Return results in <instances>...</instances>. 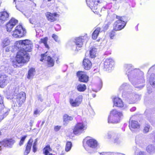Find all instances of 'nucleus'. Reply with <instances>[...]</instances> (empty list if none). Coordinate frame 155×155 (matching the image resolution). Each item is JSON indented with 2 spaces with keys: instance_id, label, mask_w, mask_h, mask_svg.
<instances>
[{
  "instance_id": "nucleus-1",
  "label": "nucleus",
  "mask_w": 155,
  "mask_h": 155,
  "mask_svg": "<svg viewBox=\"0 0 155 155\" xmlns=\"http://www.w3.org/2000/svg\"><path fill=\"white\" fill-rule=\"evenodd\" d=\"M15 44L16 45L12 48L13 49L12 51L18 50L15 61H13V65L16 68L19 66L18 64H24L29 61L30 57L27 52L31 51L33 45L32 41L28 39L19 41H17Z\"/></svg>"
},
{
  "instance_id": "nucleus-2",
  "label": "nucleus",
  "mask_w": 155,
  "mask_h": 155,
  "mask_svg": "<svg viewBox=\"0 0 155 155\" xmlns=\"http://www.w3.org/2000/svg\"><path fill=\"white\" fill-rule=\"evenodd\" d=\"M125 67L126 68V74L127 75L129 81L135 87L140 89L143 88L144 86L143 84L138 85L144 82L143 73L139 70H132L130 64H126Z\"/></svg>"
},
{
  "instance_id": "nucleus-3",
  "label": "nucleus",
  "mask_w": 155,
  "mask_h": 155,
  "mask_svg": "<svg viewBox=\"0 0 155 155\" xmlns=\"http://www.w3.org/2000/svg\"><path fill=\"white\" fill-rule=\"evenodd\" d=\"M87 138L86 145L84 146V148L89 153H93L97 146V142L93 139H88V137Z\"/></svg>"
},
{
  "instance_id": "nucleus-4",
  "label": "nucleus",
  "mask_w": 155,
  "mask_h": 155,
  "mask_svg": "<svg viewBox=\"0 0 155 155\" xmlns=\"http://www.w3.org/2000/svg\"><path fill=\"white\" fill-rule=\"evenodd\" d=\"M122 115V113L118 112L116 110H113L111 111L109 116L108 118V122L111 123H118L120 118Z\"/></svg>"
},
{
  "instance_id": "nucleus-5",
  "label": "nucleus",
  "mask_w": 155,
  "mask_h": 155,
  "mask_svg": "<svg viewBox=\"0 0 155 155\" xmlns=\"http://www.w3.org/2000/svg\"><path fill=\"white\" fill-rule=\"evenodd\" d=\"M87 127V123L84 122L78 123L74 128L73 133L75 134H80L85 130Z\"/></svg>"
},
{
  "instance_id": "nucleus-6",
  "label": "nucleus",
  "mask_w": 155,
  "mask_h": 155,
  "mask_svg": "<svg viewBox=\"0 0 155 155\" xmlns=\"http://www.w3.org/2000/svg\"><path fill=\"white\" fill-rule=\"evenodd\" d=\"M116 18L118 20L115 21L114 24V30L115 31L120 30L124 27L126 23L123 20L122 17L117 16Z\"/></svg>"
},
{
  "instance_id": "nucleus-7",
  "label": "nucleus",
  "mask_w": 155,
  "mask_h": 155,
  "mask_svg": "<svg viewBox=\"0 0 155 155\" xmlns=\"http://www.w3.org/2000/svg\"><path fill=\"white\" fill-rule=\"evenodd\" d=\"M26 31L21 25L17 26L13 31V36L15 38H21L25 35Z\"/></svg>"
},
{
  "instance_id": "nucleus-8",
  "label": "nucleus",
  "mask_w": 155,
  "mask_h": 155,
  "mask_svg": "<svg viewBox=\"0 0 155 155\" xmlns=\"http://www.w3.org/2000/svg\"><path fill=\"white\" fill-rule=\"evenodd\" d=\"M103 0H86L87 5L94 13H97L98 3L102 2Z\"/></svg>"
},
{
  "instance_id": "nucleus-9",
  "label": "nucleus",
  "mask_w": 155,
  "mask_h": 155,
  "mask_svg": "<svg viewBox=\"0 0 155 155\" xmlns=\"http://www.w3.org/2000/svg\"><path fill=\"white\" fill-rule=\"evenodd\" d=\"M26 99V94L25 92H22L17 94L15 98V103L20 107L24 102Z\"/></svg>"
},
{
  "instance_id": "nucleus-10",
  "label": "nucleus",
  "mask_w": 155,
  "mask_h": 155,
  "mask_svg": "<svg viewBox=\"0 0 155 155\" xmlns=\"http://www.w3.org/2000/svg\"><path fill=\"white\" fill-rule=\"evenodd\" d=\"M48 52L45 54H41V58L40 61H43V60H45L47 61L48 67H50L53 66L54 64V61L52 58L50 56L48 55Z\"/></svg>"
},
{
  "instance_id": "nucleus-11",
  "label": "nucleus",
  "mask_w": 155,
  "mask_h": 155,
  "mask_svg": "<svg viewBox=\"0 0 155 155\" xmlns=\"http://www.w3.org/2000/svg\"><path fill=\"white\" fill-rule=\"evenodd\" d=\"M83 96L82 95H79L77 97L74 99L71 98L69 100V102L71 105L73 107L78 106L82 102Z\"/></svg>"
},
{
  "instance_id": "nucleus-12",
  "label": "nucleus",
  "mask_w": 155,
  "mask_h": 155,
  "mask_svg": "<svg viewBox=\"0 0 155 155\" xmlns=\"http://www.w3.org/2000/svg\"><path fill=\"white\" fill-rule=\"evenodd\" d=\"M10 79L9 77L4 74L0 73V87H3L9 83Z\"/></svg>"
},
{
  "instance_id": "nucleus-13",
  "label": "nucleus",
  "mask_w": 155,
  "mask_h": 155,
  "mask_svg": "<svg viewBox=\"0 0 155 155\" xmlns=\"http://www.w3.org/2000/svg\"><path fill=\"white\" fill-rule=\"evenodd\" d=\"M14 143L15 141L12 139L4 140L0 142V150L4 147H11Z\"/></svg>"
},
{
  "instance_id": "nucleus-14",
  "label": "nucleus",
  "mask_w": 155,
  "mask_h": 155,
  "mask_svg": "<svg viewBox=\"0 0 155 155\" xmlns=\"http://www.w3.org/2000/svg\"><path fill=\"white\" fill-rule=\"evenodd\" d=\"M18 22V20L15 18H12L6 25L7 31L8 32L11 31Z\"/></svg>"
},
{
  "instance_id": "nucleus-15",
  "label": "nucleus",
  "mask_w": 155,
  "mask_h": 155,
  "mask_svg": "<svg viewBox=\"0 0 155 155\" xmlns=\"http://www.w3.org/2000/svg\"><path fill=\"white\" fill-rule=\"evenodd\" d=\"M114 64V61L111 58H106L104 62V68L110 70L111 68Z\"/></svg>"
},
{
  "instance_id": "nucleus-16",
  "label": "nucleus",
  "mask_w": 155,
  "mask_h": 155,
  "mask_svg": "<svg viewBox=\"0 0 155 155\" xmlns=\"http://www.w3.org/2000/svg\"><path fill=\"white\" fill-rule=\"evenodd\" d=\"M77 75L79 81L81 82H86L88 80V77L84 72H78L77 73Z\"/></svg>"
},
{
  "instance_id": "nucleus-17",
  "label": "nucleus",
  "mask_w": 155,
  "mask_h": 155,
  "mask_svg": "<svg viewBox=\"0 0 155 155\" xmlns=\"http://www.w3.org/2000/svg\"><path fill=\"white\" fill-rule=\"evenodd\" d=\"M84 38V37L81 36L75 39V43L76 45V49L77 51L80 50V48L82 47Z\"/></svg>"
},
{
  "instance_id": "nucleus-18",
  "label": "nucleus",
  "mask_w": 155,
  "mask_h": 155,
  "mask_svg": "<svg viewBox=\"0 0 155 155\" xmlns=\"http://www.w3.org/2000/svg\"><path fill=\"white\" fill-rule=\"evenodd\" d=\"M45 15L48 20L51 22L56 20L59 16V15L56 13H51L50 12H46Z\"/></svg>"
},
{
  "instance_id": "nucleus-19",
  "label": "nucleus",
  "mask_w": 155,
  "mask_h": 155,
  "mask_svg": "<svg viewBox=\"0 0 155 155\" xmlns=\"http://www.w3.org/2000/svg\"><path fill=\"white\" fill-rule=\"evenodd\" d=\"M9 111V109L5 107L1 109L0 112V122L8 114Z\"/></svg>"
},
{
  "instance_id": "nucleus-20",
  "label": "nucleus",
  "mask_w": 155,
  "mask_h": 155,
  "mask_svg": "<svg viewBox=\"0 0 155 155\" xmlns=\"http://www.w3.org/2000/svg\"><path fill=\"white\" fill-rule=\"evenodd\" d=\"M129 127L131 130L134 131V129H139L140 125L137 121L132 120L131 122L130 121Z\"/></svg>"
},
{
  "instance_id": "nucleus-21",
  "label": "nucleus",
  "mask_w": 155,
  "mask_h": 155,
  "mask_svg": "<svg viewBox=\"0 0 155 155\" xmlns=\"http://www.w3.org/2000/svg\"><path fill=\"white\" fill-rule=\"evenodd\" d=\"M92 63L91 61L88 59H84L83 62V68L86 70H89L91 67Z\"/></svg>"
},
{
  "instance_id": "nucleus-22",
  "label": "nucleus",
  "mask_w": 155,
  "mask_h": 155,
  "mask_svg": "<svg viewBox=\"0 0 155 155\" xmlns=\"http://www.w3.org/2000/svg\"><path fill=\"white\" fill-rule=\"evenodd\" d=\"M126 96L130 99L134 101V102L140 99V96L139 95L133 93H127L126 94Z\"/></svg>"
},
{
  "instance_id": "nucleus-23",
  "label": "nucleus",
  "mask_w": 155,
  "mask_h": 155,
  "mask_svg": "<svg viewBox=\"0 0 155 155\" xmlns=\"http://www.w3.org/2000/svg\"><path fill=\"white\" fill-rule=\"evenodd\" d=\"M32 142V140L31 138L28 142L27 145L26 147L25 150L24 152V154L25 155H28L30 152L31 149Z\"/></svg>"
},
{
  "instance_id": "nucleus-24",
  "label": "nucleus",
  "mask_w": 155,
  "mask_h": 155,
  "mask_svg": "<svg viewBox=\"0 0 155 155\" xmlns=\"http://www.w3.org/2000/svg\"><path fill=\"white\" fill-rule=\"evenodd\" d=\"M9 17V14L7 12L4 11L0 12V22L5 21Z\"/></svg>"
},
{
  "instance_id": "nucleus-25",
  "label": "nucleus",
  "mask_w": 155,
  "mask_h": 155,
  "mask_svg": "<svg viewBox=\"0 0 155 155\" xmlns=\"http://www.w3.org/2000/svg\"><path fill=\"white\" fill-rule=\"evenodd\" d=\"M114 105L118 107H122L123 106V102L121 99L116 97L114 99Z\"/></svg>"
},
{
  "instance_id": "nucleus-26",
  "label": "nucleus",
  "mask_w": 155,
  "mask_h": 155,
  "mask_svg": "<svg viewBox=\"0 0 155 155\" xmlns=\"http://www.w3.org/2000/svg\"><path fill=\"white\" fill-rule=\"evenodd\" d=\"M147 152L150 154H153L155 153V148L152 144H149L146 147Z\"/></svg>"
},
{
  "instance_id": "nucleus-27",
  "label": "nucleus",
  "mask_w": 155,
  "mask_h": 155,
  "mask_svg": "<svg viewBox=\"0 0 155 155\" xmlns=\"http://www.w3.org/2000/svg\"><path fill=\"white\" fill-rule=\"evenodd\" d=\"M10 43V40L7 38H3L2 40L1 45L3 48L8 45Z\"/></svg>"
},
{
  "instance_id": "nucleus-28",
  "label": "nucleus",
  "mask_w": 155,
  "mask_h": 155,
  "mask_svg": "<svg viewBox=\"0 0 155 155\" xmlns=\"http://www.w3.org/2000/svg\"><path fill=\"white\" fill-rule=\"evenodd\" d=\"M101 28L99 27H97L96 28L95 30L93 33L92 35V38L94 40L97 39V36L100 31Z\"/></svg>"
},
{
  "instance_id": "nucleus-29",
  "label": "nucleus",
  "mask_w": 155,
  "mask_h": 155,
  "mask_svg": "<svg viewBox=\"0 0 155 155\" xmlns=\"http://www.w3.org/2000/svg\"><path fill=\"white\" fill-rule=\"evenodd\" d=\"M35 74V68H31L28 71L27 78L28 79L32 78Z\"/></svg>"
},
{
  "instance_id": "nucleus-30",
  "label": "nucleus",
  "mask_w": 155,
  "mask_h": 155,
  "mask_svg": "<svg viewBox=\"0 0 155 155\" xmlns=\"http://www.w3.org/2000/svg\"><path fill=\"white\" fill-rule=\"evenodd\" d=\"M51 150V149L50 148V146L47 145L44 148L43 153L45 155H52V154L50 152Z\"/></svg>"
},
{
  "instance_id": "nucleus-31",
  "label": "nucleus",
  "mask_w": 155,
  "mask_h": 155,
  "mask_svg": "<svg viewBox=\"0 0 155 155\" xmlns=\"http://www.w3.org/2000/svg\"><path fill=\"white\" fill-rule=\"evenodd\" d=\"M86 89V86L84 84H78L77 86V90L80 92L84 91H85Z\"/></svg>"
},
{
  "instance_id": "nucleus-32",
  "label": "nucleus",
  "mask_w": 155,
  "mask_h": 155,
  "mask_svg": "<svg viewBox=\"0 0 155 155\" xmlns=\"http://www.w3.org/2000/svg\"><path fill=\"white\" fill-rule=\"evenodd\" d=\"M150 126L148 124H145L143 126V132L144 133H147L149 131L150 129Z\"/></svg>"
},
{
  "instance_id": "nucleus-33",
  "label": "nucleus",
  "mask_w": 155,
  "mask_h": 155,
  "mask_svg": "<svg viewBox=\"0 0 155 155\" xmlns=\"http://www.w3.org/2000/svg\"><path fill=\"white\" fill-rule=\"evenodd\" d=\"M150 83L151 85L155 87V75L152 74L150 79Z\"/></svg>"
},
{
  "instance_id": "nucleus-34",
  "label": "nucleus",
  "mask_w": 155,
  "mask_h": 155,
  "mask_svg": "<svg viewBox=\"0 0 155 155\" xmlns=\"http://www.w3.org/2000/svg\"><path fill=\"white\" fill-rule=\"evenodd\" d=\"M97 52V49L96 48H93L90 51V54L91 58H94Z\"/></svg>"
},
{
  "instance_id": "nucleus-35",
  "label": "nucleus",
  "mask_w": 155,
  "mask_h": 155,
  "mask_svg": "<svg viewBox=\"0 0 155 155\" xmlns=\"http://www.w3.org/2000/svg\"><path fill=\"white\" fill-rule=\"evenodd\" d=\"M113 131H109L108 133V138L113 139L114 138L117 137V135Z\"/></svg>"
},
{
  "instance_id": "nucleus-36",
  "label": "nucleus",
  "mask_w": 155,
  "mask_h": 155,
  "mask_svg": "<svg viewBox=\"0 0 155 155\" xmlns=\"http://www.w3.org/2000/svg\"><path fill=\"white\" fill-rule=\"evenodd\" d=\"M130 87V86L129 84L127 83H124L121 85L119 88V90L120 91L123 90H126L128 89Z\"/></svg>"
},
{
  "instance_id": "nucleus-37",
  "label": "nucleus",
  "mask_w": 155,
  "mask_h": 155,
  "mask_svg": "<svg viewBox=\"0 0 155 155\" xmlns=\"http://www.w3.org/2000/svg\"><path fill=\"white\" fill-rule=\"evenodd\" d=\"M64 121V122H68L73 120V117L71 116H69L67 114H65L63 117Z\"/></svg>"
},
{
  "instance_id": "nucleus-38",
  "label": "nucleus",
  "mask_w": 155,
  "mask_h": 155,
  "mask_svg": "<svg viewBox=\"0 0 155 155\" xmlns=\"http://www.w3.org/2000/svg\"><path fill=\"white\" fill-rule=\"evenodd\" d=\"M136 144L142 146L144 143V141L141 137H136Z\"/></svg>"
},
{
  "instance_id": "nucleus-39",
  "label": "nucleus",
  "mask_w": 155,
  "mask_h": 155,
  "mask_svg": "<svg viewBox=\"0 0 155 155\" xmlns=\"http://www.w3.org/2000/svg\"><path fill=\"white\" fill-rule=\"evenodd\" d=\"M48 40V38L47 37H45L44 38L41 39L40 40V42L41 43H43L45 47L47 48H48L49 46L47 44V42Z\"/></svg>"
},
{
  "instance_id": "nucleus-40",
  "label": "nucleus",
  "mask_w": 155,
  "mask_h": 155,
  "mask_svg": "<svg viewBox=\"0 0 155 155\" xmlns=\"http://www.w3.org/2000/svg\"><path fill=\"white\" fill-rule=\"evenodd\" d=\"M72 147V143L71 142H68L66 144L65 148V150L66 151L68 152L71 150Z\"/></svg>"
},
{
  "instance_id": "nucleus-41",
  "label": "nucleus",
  "mask_w": 155,
  "mask_h": 155,
  "mask_svg": "<svg viewBox=\"0 0 155 155\" xmlns=\"http://www.w3.org/2000/svg\"><path fill=\"white\" fill-rule=\"evenodd\" d=\"M114 143H120L122 142L121 139L120 138L119 136L118 135H117V137H115V138H114L113 139Z\"/></svg>"
},
{
  "instance_id": "nucleus-42",
  "label": "nucleus",
  "mask_w": 155,
  "mask_h": 155,
  "mask_svg": "<svg viewBox=\"0 0 155 155\" xmlns=\"http://www.w3.org/2000/svg\"><path fill=\"white\" fill-rule=\"evenodd\" d=\"M38 140L37 139H36L35 140L33 144V151L34 153H35L37 150V148L36 145L37 144Z\"/></svg>"
},
{
  "instance_id": "nucleus-43",
  "label": "nucleus",
  "mask_w": 155,
  "mask_h": 155,
  "mask_svg": "<svg viewBox=\"0 0 155 155\" xmlns=\"http://www.w3.org/2000/svg\"><path fill=\"white\" fill-rule=\"evenodd\" d=\"M114 31V30H112L110 33L109 36L111 39H113L115 35V33Z\"/></svg>"
},
{
  "instance_id": "nucleus-44",
  "label": "nucleus",
  "mask_w": 155,
  "mask_h": 155,
  "mask_svg": "<svg viewBox=\"0 0 155 155\" xmlns=\"http://www.w3.org/2000/svg\"><path fill=\"white\" fill-rule=\"evenodd\" d=\"M26 137L27 136H25L21 138L19 143V145L20 146H21L23 144L25 141V139Z\"/></svg>"
},
{
  "instance_id": "nucleus-45",
  "label": "nucleus",
  "mask_w": 155,
  "mask_h": 155,
  "mask_svg": "<svg viewBox=\"0 0 155 155\" xmlns=\"http://www.w3.org/2000/svg\"><path fill=\"white\" fill-rule=\"evenodd\" d=\"M136 155H146V153L144 151H140L137 153Z\"/></svg>"
},
{
  "instance_id": "nucleus-46",
  "label": "nucleus",
  "mask_w": 155,
  "mask_h": 155,
  "mask_svg": "<svg viewBox=\"0 0 155 155\" xmlns=\"http://www.w3.org/2000/svg\"><path fill=\"white\" fill-rule=\"evenodd\" d=\"M52 37L56 41H58V36L55 34H53L52 35Z\"/></svg>"
},
{
  "instance_id": "nucleus-47",
  "label": "nucleus",
  "mask_w": 155,
  "mask_h": 155,
  "mask_svg": "<svg viewBox=\"0 0 155 155\" xmlns=\"http://www.w3.org/2000/svg\"><path fill=\"white\" fill-rule=\"evenodd\" d=\"M61 127V126H55L54 127V130L56 131H58L60 129Z\"/></svg>"
},
{
  "instance_id": "nucleus-48",
  "label": "nucleus",
  "mask_w": 155,
  "mask_h": 155,
  "mask_svg": "<svg viewBox=\"0 0 155 155\" xmlns=\"http://www.w3.org/2000/svg\"><path fill=\"white\" fill-rule=\"evenodd\" d=\"M99 90H100L101 88V87L102 86V82L101 80V79L99 80Z\"/></svg>"
},
{
  "instance_id": "nucleus-49",
  "label": "nucleus",
  "mask_w": 155,
  "mask_h": 155,
  "mask_svg": "<svg viewBox=\"0 0 155 155\" xmlns=\"http://www.w3.org/2000/svg\"><path fill=\"white\" fill-rule=\"evenodd\" d=\"M40 110H35V111L34 112V114L35 115H37L38 114H40Z\"/></svg>"
},
{
  "instance_id": "nucleus-50",
  "label": "nucleus",
  "mask_w": 155,
  "mask_h": 155,
  "mask_svg": "<svg viewBox=\"0 0 155 155\" xmlns=\"http://www.w3.org/2000/svg\"><path fill=\"white\" fill-rule=\"evenodd\" d=\"M11 48V47H7L6 49V52H8L10 51V49Z\"/></svg>"
},
{
  "instance_id": "nucleus-51",
  "label": "nucleus",
  "mask_w": 155,
  "mask_h": 155,
  "mask_svg": "<svg viewBox=\"0 0 155 155\" xmlns=\"http://www.w3.org/2000/svg\"><path fill=\"white\" fill-rule=\"evenodd\" d=\"M136 109V108L135 107H133L131 109H130V111H134V110H135Z\"/></svg>"
},
{
  "instance_id": "nucleus-52",
  "label": "nucleus",
  "mask_w": 155,
  "mask_h": 155,
  "mask_svg": "<svg viewBox=\"0 0 155 155\" xmlns=\"http://www.w3.org/2000/svg\"><path fill=\"white\" fill-rule=\"evenodd\" d=\"M33 123V121L31 120L30 122V125L31 127H32V126Z\"/></svg>"
},
{
  "instance_id": "nucleus-53",
  "label": "nucleus",
  "mask_w": 155,
  "mask_h": 155,
  "mask_svg": "<svg viewBox=\"0 0 155 155\" xmlns=\"http://www.w3.org/2000/svg\"><path fill=\"white\" fill-rule=\"evenodd\" d=\"M16 111L17 112V113H19L20 111L19 109H18V110H16Z\"/></svg>"
},
{
  "instance_id": "nucleus-54",
  "label": "nucleus",
  "mask_w": 155,
  "mask_h": 155,
  "mask_svg": "<svg viewBox=\"0 0 155 155\" xmlns=\"http://www.w3.org/2000/svg\"><path fill=\"white\" fill-rule=\"evenodd\" d=\"M45 121H42V124H41V125H43V124H44V123H45Z\"/></svg>"
},
{
  "instance_id": "nucleus-55",
  "label": "nucleus",
  "mask_w": 155,
  "mask_h": 155,
  "mask_svg": "<svg viewBox=\"0 0 155 155\" xmlns=\"http://www.w3.org/2000/svg\"><path fill=\"white\" fill-rule=\"evenodd\" d=\"M41 101H43L42 99L41 98H40L39 99Z\"/></svg>"
},
{
  "instance_id": "nucleus-56",
  "label": "nucleus",
  "mask_w": 155,
  "mask_h": 155,
  "mask_svg": "<svg viewBox=\"0 0 155 155\" xmlns=\"http://www.w3.org/2000/svg\"><path fill=\"white\" fill-rule=\"evenodd\" d=\"M96 96V95L95 94H93V96L94 97H95V96Z\"/></svg>"
},
{
  "instance_id": "nucleus-57",
  "label": "nucleus",
  "mask_w": 155,
  "mask_h": 155,
  "mask_svg": "<svg viewBox=\"0 0 155 155\" xmlns=\"http://www.w3.org/2000/svg\"><path fill=\"white\" fill-rule=\"evenodd\" d=\"M103 8H104V9H106V8L105 7H104L103 8H102V9H103Z\"/></svg>"
},
{
  "instance_id": "nucleus-58",
  "label": "nucleus",
  "mask_w": 155,
  "mask_h": 155,
  "mask_svg": "<svg viewBox=\"0 0 155 155\" xmlns=\"http://www.w3.org/2000/svg\"><path fill=\"white\" fill-rule=\"evenodd\" d=\"M124 94V93H122L123 95H125V94Z\"/></svg>"
},
{
  "instance_id": "nucleus-59",
  "label": "nucleus",
  "mask_w": 155,
  "mask_h": 155,
  "mask_svg": "<svg viewBox=\"0 0 155 155\" xmlns=\"http://www.w3.org/2000/svg\"><path fill=\"white\" fill-rule=\"evenodd\" d=\"M106 26L107 27V28L108 27V25H106Z\"/></svg>"
},
{
  "instance_id": "nucleus-60",
  "label": "nucleus",
  "mask_w": 155,
  "mask_h": 155,
  "mask_svg": "<svg viewBox=\"0 0 155 155\" xmlns=\"http://www.w3.org/2000/svg\"><path fill=\"white\" fill-rule=\"evenodd\" d=\"M51 0H48V1L50 2L51 1Z\"/></svg>"
},
{
  "instance_id": "nucleus-61",
  "label": "nucleus",
  "mask_w": 155,
  "mask_h": 155,
  "mask_svg": "<svg viewBox=\"0 0 155 155\" xmlns=\"http://www.w3.org/2000/svg\"><path fill=\"white\" fill-rule=\"evenodd\" d=\"M120 155H125L123 154H120Z\"/></svg>"
},
{
  "instance_id": "nucleus-62",
  "label": "nucleus",
  "mask_w": 155,
  "mask_h": 155,
  "mask_svg": "<svg viewBox=\"0 0 155 155\" xmlns=\"http://www.w3.org/2000/svg\"><path fill=\"white\" fill-rule=\"evenodd\" d=\"M1 132L0 131V135H1Z\"/></svg>"
},
{
  "instance_id": "nucleus-63",
  "label": "nucleus",
  "mask_w": 155,
  "mask_h": 155,
  "mask_svg": "<svg viewBox=\"0 0 155 155\" xmlns=\"http://www.w3.org/2000/svg\"><path fill=\"white\" fill-rule=\"evenodd\" d=\"M113 1H116L117 0H113Z\"/></svg>"
},
{
  "instance_id": "nucleus-64",
  "label": "nucleus",
  "mask_w": 155,
  "mask_h": 155,
  "mask_svg": "<svg viewBox=\"0 0 155 155\" xmlns=\"http://www.w3.org/2000/svg\"><path fill=\"white\" fill-rule=\"evenodd\" d=\"M57 26H59V25H57Z\"/></svg>"
}]
</instances>
